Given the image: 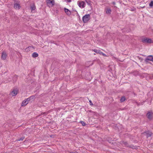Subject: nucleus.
<instances>
[{"instance_id": "nucleus-1", "label": "nucleus", "mask_w": 153, "mask_h": 153, "mask_svg": "<svg viewBox=\"0 0 153 153\" xmlns=\"http://www.w3.org/2000/svg\"><path fill=\"white\" fill-rule=\"evenodd\" d=\"M141 42L143 43H151L153 42V41L151 39L147 38L142 37L141 38Z\"/></svg>"}, {"instance_id": "nucleus-2", "label": "nucleus", "mask_w": 153, "mask_h": 153, "mask_svg": "<svg viewBox=\"0 0 153 153\" xmlns=\"http://www.w3.org/2000/svg\"><path fill=\"white\" fill-rule=\"evenodd\" d=\"M90 19V14L85 15L82 17V20L84 23H86Z\"/></svg>"}, {"instance_id": "nucleus-3", "label": "nucleus", "mask_w": 153, "mask_h": 153, "mask_svg": "<svg viewBox=\"0 0 153 153\" xmlns=\"http://www.w3.org/2000/svg\"><path fill=\"white\" fill-rule=\"evenodd\" d=\"M13 7L16 9H19L21 7L19 2L18 1H15L14 3Z\"/></svg>"}, {"instance_id": "nucleus-4", "label": "nucleus", "mask_w": 153, "mask_h": 153, "mask_svg": "<svg viewBox=\"0 0 153 153\" xmlns=\"http://www.w3.org/2000/svg\"><path fill=\"white\" fill-rule=\"evenodd\" d=\"M47 6L49 7H53L55 4V2L54 0H51L46 2Z\"/></svg>"}, {"instance_id": "nucleus-5", "label": "nucleus", "mask_w": 153, "mask_h": 153, "mask_svg": "<svg viewBox=\"0 0 153 153\" xmlns=\"http://www.w3.org/2000/svg\"><path fill=\"white\" fill-rule=\"evenodd\" d=\"M78 4L80 7L83 8L85 7V3L82 1H80L78 3Z\"/></svg>"}, {"instance_id": "nucleus-6", "label": "nucleus", "mask_w": 153, "mask_h": 153, "mask_svg": "<svg viewBox=\"0 0 153 153\" xmlns=\"http://www.w3.org/2000/svg\"><path fill=\"white\" fill-rule=\"evenodd\" d=\"M121 144L122 145L125 146H126L130 148H132V147L131 146H130L127 142L122 141L121 142Z\"/></svg>"}, {"instance_id": "nucleus-7", "label": "nucleus", "mask_w": 153, "mask_h": 153, "mask_svg": "<svg viewBox=\"0 0 153 153\" xmlns=\"http://www.w3.org/2000/svg\"><path fill=\"white\" fill-rule=\"evenodd\" d=\"M143 133H145L147 138L149 137H150L152 134V133L149 131H146Z\"/></svg>"}, {"instance_id": "nucleus-8", "label": "nucleus", "mask_w": 153, "mask_h": 153, "mask_svg": "<svg viewBox=\"0 0 153 153\" xmlns=\"http://www.w3.org/2000/svg\"><path fill=\"white\" fill-rule=\"evenodd\" d=\"M7 56V54L6 53L4 52H2V55H1V59L4 60H5Z\"/></svg>"}, {"instance_id": "nucleus-9", "label": "nucleus", "mask_w": 153, "mask_h": 153, "mask_svg": "<svg viewBox=\"0 0 153 153\" xmlns=\"http://www.w3.org/2000/svg\"><path fill=\"white\" fill-rule=\"evenodd\" d=\"M18 94V91L16 90H13V91L11 92L10 95H11L12 96H15Z\"/></svg>"}, {"instance_id": "nucleus-10", "label": "nucleus", "mask_w": 153, "mask_h": 153, "mask_svg": "<svg viewBox=\"0 0 153 153\" xmlns=\"http://www.w3.org/2000/svg\"><path fill=\"white\" fill-rule=\"evenodd\" d=\"M147 118L149 120H151L152 118V113L149 112L147 114Z\"/></svg>"}, {"instance_id": "nucleus-11", "label": "nucleus", "mask_w": 153, "mask_h": 153, "mask_svg": "<svg viewBox=\"0 0 153 153\" xmlns=\"http://www.w3.org/2000/svg\"><path fill=\"white\" fill-rule=\"evenodd\" d=\"M29 102V101L27 99L24 100L22 104H21V106H25L27 105Z\"/></svg>"}, {"instance_id": "nucleus-12", "label": "nucleus", "mask_w": 153, "mask_h": 153, "mask_svg": "<svg viewBox=\"0 0 153 153\" xmlns=\"http://www.w3.org/2000/svg\"><path fill=\"white\" fill-rule=\"evenodd\" d=\"M64 10L66 14L68 16H70L71 14V11L68 9L64 8Z\"/></svg>"}, {"instance_id": "nucleus-13", "label": "nucleus", "mask_w": 153, "mask_h": 153, "mask_svg": "<svg viewBox=\"0 0 153 153\" xmlns=\"http://www.w3.org/2000/svg\"><path fill=\"white\" fill-rule=\"evenodd\" d=\"M153 56L149 55L147 56V58L145 59V61H147L148 60H150L152 61V57Z\"/></svg>"}, {"instance_id": "nucleus-14", "label": "nucleus", "mask_w": 153, "mask_h": 153, "mask_svg": "<svg viewBox=\"0 0 153 153\" xmlns=\"http://www.w3.org/2000/svg\"><path fill=\"white\" fill-rule=\"evenodd\" d=\"M35 98V97L34 96H32L29 97V98H27V99L29 102H32Z\"/></svg>"}, {"instance_id": "nucleus-15", "label": "nucleus", "mask_w": 153, "mask_h": 153, "mask_svg": "<svg viewBox=\"0 0 153 153\" xmlns=\"http://www.w3.org/2000/svg\"><path fill=\"white\" fill-rule=\"evenodd\" d=\"M105 11L107 14H110L111 12V10L110 8H106L105 10Z\"/></svg>"}, {"instance_id": "nucleus-16", "label": "nucleus", "mask_w": 153, "mask_h": 153, "mask_svg": "<svg viewBox=\"0 0 153 153\" xmlns=\"http://www.w3.org/2000/svg\"><path fill=\"white\" fill-rule=\"evenodd\" d=\"M30 8L31 9V11L34 10L36 8V7L34 4L32 5H30Z\"/></svg>"}, {"instance_id": "nucleus-17", "label": "nucleus", "mask_w": 153, "mask_h": 153, "mask_svg": "<svg viewBox=\"0 0 153 153\" xmlns=\"http://www.w3.org/2000/svg\"><path fill=\"white\" fill-rule=\"evenodd\" d=\"M38 56V54L36 52L33 53L32 54V56L33 58H36Z\"/></svg>"}, {"instance_id": "nucleus-18", "label": "nucleus", "mask_w": 153, "mask_h": 153, "mask_svg": "<svg viewBox=\"0 0 153 153\" xmlns=\"http://www.w3.org/2000/svg\"><path fill=\"white\" fill-rule=\"evenodd\" d=\"M17 76L16 75H15L14 76L13 78V80L14 82H15L16 81L17 79Z\"/></svg>"}, {"instance_id": "nucleus-19", "label": "nucleus", "mask_w": 153, "mask_h": 153, "mask_svg": "<svg viewBox=\"0 0 153 153\" xmlns=\"http://www.w3.org/2000/svg\"><path fill=\"white\" fill-rule=\"evenodd\" d=\"M94 52L97 53H99L101 54V53H102V52L100 50L94 49Z\"/></svg>"}, {"instance_id": "nucleus-20", "label": "nucleus", "mask_w": 153, "mask_h": 153, "mask_svg": "<svg viewBox=\"0 0 153 153\" xmlns=\"http://www.w3.org/2000/svg\"><path fill=\"white\" fill-rule=\"evenodd\" d=\"M126 100V98L124 96H123L120 99V101L121 102H123L124 101H125Z\"/></svg>"}, {"instance_id": "nucleus-21", "label": "nucleus", "mask_w": 153, "mask_h": 153, "mask_svg": "<svg viewBox=\"0 0 153 153\" xmlns=\"http://www.w3.org/2000/svg\"><path fill=\"white\" fill-rule=\"evenodd\" d=\"M25 138V137L24 136H22L20 138H18V139L17 140V141H22Z\"/></svg>"}, {"instance_id": "nucleus-22", "label": "nucleus", "mask_w": 153, "mask_h": 153, "mask_svg": "<svg viewBox=\"0 0 153 153\" xmlns=\"http://www.w3.org/2000/svg\"><path fill=\"white\" fill-rule=\"evenodd\" d=\"M149 5L150 7H152L153 6V1H151L149 4Z\"/></svg>"}, {"instance_id": "nucleus-23", "label": "nucleus", "mask_w": 153, "mask_h": 153, "mask_svg": "<svg viewBox=\"0 0 153 153\" xmlns=\"http://www.w3.org/2000/svg\"><path fill=\"white\" fill-rule=\"evenodd\" d=\"M80 123H81L82 126H85L86 124L83 121H81Z\"/></svg>"}, {"instance_id": "nucleus-24", "label": "nucleus", "mask_w": 153, "mask_h": 153, "mask_svg": "<svg viewBox=\"0 0 153 153\" xmlns=\"http://www.w3.org/2000/svg\"><path fill=\"white\" fill-rule=\"evenodd\" d=\"M89 102H90V105H93V103H92L91 101V100H90L89 101Z\"/></svg>"}, {"instance_id": "nucleus-25", "label": "nucleus", "mask_w": 153, "mask_h": 153, "mask_svg": "<svg viewBox=\"0 0 153 153\" xmlns=\"http://www.w3.org/2000/svg\"><path fill=\"white\" fill-rule=\"evenodd\" d=\"M101 54H102L104 56H106V55L105 54L103 53L102 52V53H101Z\"/></svg>"}, {"instance_id": "nucleus-26", "label": "nucleus", "mask_w": 153, "mask_h": 153, "mask_svg": "<svg viewBox=\"0 0 153 153\" xmlns=\"http://www.w3.org/2000/svg\"><path fill=\"white\" fill-rule=\"evenodd\" d=\"M31 48V46H29L27 48H26V49H28V48Z\"/></svg>"}, {"instance_id": "nucleus-27", "label": "nucleus", "mask_w": 153, "mask_h": 153, "mask_svg": "<svg viewBox=\"0 0 153 153\" xmlns=\"http://www.w3.org/2000/svg\"><path fill=\"white\" fill-rule=\"evenodd\" d=\"M86 2L88 3V4L89 5H90V2H89V3L88 2H87V1H86Z\"/></svg>"}, {"instance_id": "nucleus-28", "label": "nucleus", "mask_w": 153, "mask_h": 153, "mask_svg": "<svg viewBox=\"0 0 153 153\" xmlns=\"http://www.w3.org/2000/svg\"><path fill=\"white\" fill-rule=\"evenodd\" d=\"M112 3L114 5L115 4V3L114 2H113Z\"/></svg>"}, {"instance_id": "nucleus-29", "label": "nucleus", "mask_w": 153, "mask_h": 153, "mask_svg": "<svg viewBox=\"0 0 153 153\" xmlns=\"http://www.w3.org/2000/svg\"><path fill=\"white\" fill-rule=\"evenodd\" d=\"M77 152L75 151L74 152H70V153H76Z\"/></svg>"}, {"instance_id": "nucleus-30", "label": "nucleus", "mask_w": 153, "mask_h": 153, "mask_svg": "<svg viewBox=\"0 0 153 153\" xmlns=\"http://www.w3.org/2000/svg\"><path fill=\"white\" fill-rule=\"evenodd\" d=\"M76 153H78L77 152Z\"/></svg>"}]
</instances>
